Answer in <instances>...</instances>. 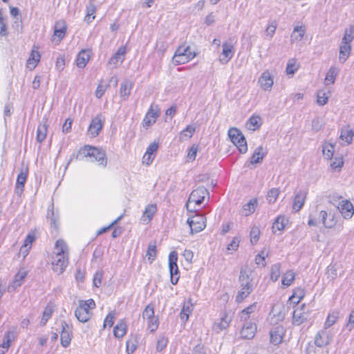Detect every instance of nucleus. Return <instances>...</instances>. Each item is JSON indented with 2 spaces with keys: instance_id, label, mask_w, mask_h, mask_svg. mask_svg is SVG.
<instances>
[{
  "instance_id": "5fc2aeb1",
  "label": "nucleus",
  "mask_w": 354,
  "mask_h": 354,
  "mask_svg": "<svg viewBox=\"0 0 354 354\" xmlns=\"http://www.w3.org/2000/svg\"><path fill=\"white\" fill-rule=\"evenodd\" d=\"M279 191L277 188H272L268 191L267 194V200L269 203H274L277 201Z\"/></svg>"
},
{
  "instance_id": "c9c22d12",
  "label": "nucleus",
  "mask_w": 354,
  "mask_h": 354,
  "mask_svg": "<svg viewBox=\"0 0 354 354\" xmlns=\"http://www.w3.org/2000/svg\"><path fill=\"white\" fill-rule=\"evenodd\" d=\"M170 273V281L173 285L177 284L180 278V271L178 265L169 266Z\"/></svg>"
},
{
  "instance_id": "774afa93",
  "label": "nucleus",
  "mask_w": 354,
  "mask_h": 354,
  "mask_svg": "<svg viewBox=\"0 0 354 354\" xmlns=\"http://www.w3.org/2000/svg\"><path fill=\"white\" fill-rule=\"evenodd\" d=\"M156 122V120H155V119H153L151 118H149V116L145 115L142 120V124L145 129H147Z\"/></svg>"
},
{
  "instance_id": "13d9d810",
  "label": "nucleus",
  "mask_w": 354,
  "mask_h": 354,
  "mask_svg": "<svg viewBox=\"0 0 354 354\" xmlns=\"http://www.w3.org/2000/svg\"><path fill=\"white\" fill-rule=\"evenodd\" d=\"M159 326V320L157 317H153L148 319V328L150 332H155Z\"/></svg>"
},
{
  "instance_id": "72a5a7b5",
  "label": "nucleus",
  "mask_w": 354,
  "mask_h": 354,
  "mask_svg": "<svg viewBox=\"0 0 354 354\" xmlns=\"http://www.w3.org/2000/svg\"><path fill=\"white\" fill-rule=\"evenodd\" d=\"M354 136V131L348 127H344L341 130L340 138L345 140L348 145L351 144Z\"/></svg>"
},
{
  "instance_id": "7c9ffc66",
  "label": "nucleus",
  "mask_w": 354,
  "mask_h": 354,
  "mask_svg": "<svg viewBox=\"0 0 354 354\" xmlns=\"http://www.w3.org/2000/svg\"><path fill=\"white\" fill-rule=\"evenodd\" d=\"M263 148L262 146H259L255 149L253 154L250 158V163L251 164H257L261 162L264 157L266 156V153L263 152Z\"/></svg>"
},
{
  "instance_id": "ddd939ff",
  "label": "nucleus",
  "mask_w": 354,
  "mask_h": 354,
  "mask_svg": "<svg viewBox=\"0 0 354 354\" xmlns=\"http://www.w3.org/2000/svg\"><path fill=\"white\" fill-rule=\"evenodd\" d=\"M222 53L219 57V61L223 64H226L232 58L234 53V46L227 42L222 44Z\"/></svg>"
},
{
  "instance_id": "393cba45",
  "label": "nucleus",
  "mask_w": 354,
  "mask_h": 354,
  "mask_svg": "<svg viewBox=\"0 0 354 354\" xmlns=\"http://www.w3.org/2000/svg\"><path fill=\"white\" fill-rule=\"evenodd\" d=\"M127 330V324L124 319H121L118 322L113 328V335L116 338H122L126 335Z\"/></svg>"
},
{
  "instance_id": "6e6d98bb",
  "label": "nucleus",
  "mask_w": 354,
  "mask_h": 354,
  "mask_svg": "<svg viewBox=\"0 0 354 354\" xmlns=\"http://www.w3.org/2000/svg\"><path fill=\"white\" fill-rule=\"evenodd\" d=\"M11 340L10 339L9 333H8L4 337L3 342L0 344V354H4L8 350L10 346Z\"/></svg>"
},
{
  "instance_id": "052dcab7",
  "label": "nucleus",
  "mask_w": 354,
  "mask_h": 354,
  "mask_svg": "<svg viewBox=\"0 0 354 354\" xmlns=\"http://www.w3.org/2000/svg\"><path fill=\"white\" fill-rule=\"evenodd\" d=\"M115 320V312H110L104 319L103 327L106 328L109 326L111 328Z\"/></svg>"
},
{
  "instance_id": "6e6552de",
  "label": "nucleus",
  "mask_w": 354,
  "mask_h": 354,
  "mask_svg": "<svg viewBox=\"0 0 354 354\" xmlns=\"http://www.w3.org/2000/svg\"><path fill=\"white\" fill-rule=\"evenodd\" d=\"M332 341L333 334L324 328L315 335L314 343L316 346L322 348L329 345Z\"/></svg>"
},
{
  "instance_id": "3c124183",
  "label": "nucleus",
  "mask_w": 354,
  "mask_h": 354,
  "mask_svg": "<svg viewBox=\"0 0 354 354\" xmlns=\"http://www.w3.org/2000/svg\"><path fill=\"white\" fill-rule=\"evenodd\" d=\"M286 218L284 216L280 215L277 217L272 225V229H277L279 231H282L285 227Z\"/></svg>"
},
{
  "instance_id": "cd10ccee",
  "label": "nucleus",
  "mask_w": 354,
  "mask_h": 354,
  "mask_svg": "<svg viewBox=\"0 0 354 354\" xmlns=\"http://www.w3.org/2000/svg\"><path fill=\"white\" fill-rule=\"evenodd\" d=\"M351 50V46L350 43H342L339 46V60L340 62L344 63L348 59Z\"/></svg>"
},
{
  "instance_id": "49530a36",
  "label": "nucleus",
  "mask_w": 354,
  "mask_h": 354,
  "mask_svg": "<svg viewBox=\"0 0 354 354\" xmlns=\"http://www.w3.org/2000/svg\"><path fill=\"white\" fill-rule=\"evenodd\" d=\"M295 274L292 270H289L285 273L282 277L281 283L284 286H290L295 280Z\"/></svg>"
},
{
  "instance_id": "bb28decb",
  "label": "nucleus",
  "mask_w": 354,
  "mask_h": 354,
  "mask_svg": "<svg viewBox=\"0 0 354 354\" xmlns=\"http://www.w3.org/2000/svg\"><path fill=\"white\" fill-rule=\"evenodd\" d=\"M66 32V22L64 20L57 21L54 26V35L57 37L59 40H62L65 37Z\"/></svg>"
},
{
  "instance_id": "603ef678",
  "label": "nucleus",
  "mask_w": 354,
  "mask_h": 354,
  "mask_svg": "<svg viewBox=\"0 0 354 354\" xmlns=\"http://www.w3.org/2000/svg\"><path fill=\"white\" fill-rule=\"evenodd\" d=\"M280 268L281 265L279 263H276L272 266L270 270V279L273 281H277L280 277Z\"/></svg>"
},
{
  "instance_id": "864d4df0",
  "label": "nucleus",
  "mask_w": 354,
  "mask_h": 354,
  "mask_svg": "<svg viewBox=\"0 0 354 354\" xmlns=\"http://www.w3.org/2000/svg\"><path fill=\"white\" fill-rule=\"evenodd\" d=\"M260 229L259 227L253 226L250 230V241L252 245L256 244L260 236Z\"/></svg>"
},
{
  "instance_id": "338daca9",
  "label": "nucleus",
  "mask_w": 354,
  "mask_h": 354,
  "mask_svg": "<svg viewBox=\"0 0 354 354\" xmlns=\"http://www.w3.org/2000/svg\"><path fill=\"white\" fill-rule=\"evenodd\" d=\"M317 104L321 106H324L328 102V97L326 96L325 93L322 91H319L317 93Z\"/></svg>"
},
{
  "instance_id": "a878e982",
  "label": "nucleus",
  "mask_w": 354,
  "mask_h": 354,
  "mask_svg": "<svg viewBox=\"0 0 354 354\" xmlns=\"http://www.w3.org/2000/svg\"><path fill=\"white\" fill-rule=\"evenodd\" d=\"M257 309V303L254 302L249 306L245 308L239 313V318L241 321L252 322L250 317Z\"/></svg>"
},
{
  "instance_id": "39448f33",
  "label": "nucleus",
  "mask_w": 354,
  "mask_h": 354,
  "mask_svg": "<svg viewBox=\"0 0 354 354\" xmlns=\"http://www.w3.org/2000/svg\"><path fill=\"white\" fill-rule=\"evenodd\" d=\"M228 136L241 153L248 151L246 140L241 131L236 127H232L228 131Z\"/></svg>"
},
{
  "instance_id": "58836bf2",
  "label": "nucleus",
  "mask_w": 354,
  "mask_h": 354,
  "mask_svg": "<svg viewBox=\"0 0 354 354\" xmlns=\"http://www.w3.org/2000/svg\"><path fill=\"white\" fill-rule=\"evenodd\" d=\"M40 54L38 51L32 50L29 59L27 61L28 67L35 68L39 62Z\"/></svg>"
},
{
  "instance_id": "7ed1b4c3",
  "label": "nucleus",
  "mask_w": 354,
  "mask_h": 354,
  "mask_svg": "<svg viewBox=\"0 0 354 354\" xmlns=\"http://www.w3.org/2000/svg\"><path fill=\"white\" fill-rule=\"evenodd\" d=\"M239 281L241 288L236 296L237 303L242 302L253 290V286L251 283L252 279L250 277L247 270L241 269L239 275Z\"/></svg>"
},
{
  "instance_id": "f257e3e1",
  "label": "nucleus",
  "mask_w": 354,
  "mask_h": 354,
  "mask_svg": "<svg viewBox=\"0 0 354 354\" xmlns=\"http://www.w3.org/2000/svg\"><path fill=\"white\" fill-rule=\"evenodd\" d=\"M85 157L93 158L95 161L98 162L99 165H103L104 167L107 164L105 151L89 145H85L84 147H81L76 154L73 153L68 164L72 161L73 158L82 160Z\"/></svg>"
},
{
  "instance_id": "9d476101",
  "label": "nucleus",
  "mask_w": 354,
  "mask_h": 354,
  "mask_svg": "<svg viewBox=\"0 0 354 354\" xmlns=\"http://www.w3.org/2000/svg\"><path fill=\"white\" fill-rule=\"evenodd\" d=\"M68 263V257L55 254L52 263L53 270L59 274L64 272Z\"/></svg>"
},
{
  "instance_id": "0e129e2a",
  "label": "nucleus",
  "mask_w": 354,
  "mask_h": 354,
  "mask_svg": "<svg viewBox=\"0 0 354 354\" xmlns=\"http://www.w3.org/2000/svg\"><path fill=\"white\" fill-rule=\"evenodd\" d=\"M277 26V24L276 21H272L266 29V35L269 36L270 37H272L275 32Z\"/></svg>"
},
{
  "instance_id": "f8f14e48",
  "label": "nucleus",
  "mask_w": 354,
  "mask_h": 354,
  "mask_svg": "<svg viewBox=\"0 0 354 354\" xmlns=\"http://www.w3.org/2000/svg\"><path fill=\"white\" fill-rule=\"evenodd\" d=\"M337 207L344 219H350L354 214L353 205L352 203L347 199L342 200Z\"/></svg>"
},
{
  "instance_id": "e433bc0d",
  "label": "nucleus",
  "mask_w": 354,
  "mask_h": 354,
  "mask_svg": "<svg viewBox=\"0 0 354 354\" xmlns=\"http://www.w3.org/2000/svg\"><path fill=\"white\" fill-rule=\"evenodd\" d=\"M305 296V290L303 288H298L295 290L292 295L289 298V299L294 303L295 304H298L301 300Z\"/></svg>"
},
{
  "instance_id": "5701e85b",
  "label": "nucleus",
  "mask_w": 354,
  "mask_h": 354,
  "mask_svg": "<svg viewBox=\"0 0 354 354\" xmlns=\"http://www.w3.org/2000/svg\"><path fill=\"white\" fill-rule=\"evenodd\" d=\"M54 311V304L51 302L48 303L43 311L42 317L39 323L41 326H46L48 321L51 318Z\"/></svg>"
},
{
  "instance_id": "b1692460",
  "label": "nucleus",
  "mask_w": 354,
  "mask_h": 354,
  "mask_svg": "<svg viewBox=\"0 0 354 354\" xmlns=\"http://www.w3.org/2000/svg\"><path fill=\"white\" fill-rule=\"evenodd\" d=\"M319 216L322 218V223L326 228L333 227L337 222L335 215L330 214H329L330 218L327 221L328 213L324 210L320 212Z\"/></svg>"
},
{
  "instance_id": "20e7f679",
  "label": "nucleus",
  "mask_w": 354,
  "mask_h": 354,
  "mask_svg": "<svg viewBox=\"0 0 354 354\" xmlns=\"http://www.w3.org/2000/svg\"><path fill=\"white\" fill-rule=\"evenodd\" d=\"M196 55V53L191 50L189 46L183 44L176 50L172 60L176 65L184 64L194 59Z\"/></svg>"
},
{
  "instance_id": "dca6fc26",
  "label": "nucleus",
  "mask_w": 354,
  "mask_h": 354,
  "mask_svg": "<svg viewBox=\"0 0 354 354\" xmlns=\"http://www.w3.org/2000/svg\"><path fill=\"white\" fill-rule=\"evenodd\" d=\"M307 196V191L300 189L296 192L292 208L295 212H299L303 207Z\"/></svg>"
},
{
  "instance_id": "6ab92c4d",
  "label": "nucleus",
  "mask_w": 354,
  "mask_h": 354,
  "mask_svg": "<svg viewBox=\"0 0 354 354\" xmlns=\"http://www.w3.org/2000/svg\"><path fill=\"white\" fill-rule=\"evenodd\" d=\"M126 53V48L124 46L120 47L117 52L110 58L108 64L113 67H117L118 64L122 63L124 59Z\"/></svg>"
},
{
  "instance_id": "a211bd4d",
  "label": "nucleus",
  "mask_w": 354,
  "mask_h": 354,
  "mask_svg": "<svg viewBox=\"0 0 354 354\" xmlns=\"http://www.w3.org/2000/svg\"><path fill=\"white\" fill-rule=\"evenodd\" d=\"M306 308L305 304H303L300 308L294 310L292 316V322L295 325H300L307 320L308 315L304 312Z\"/></svg>"
},
{
  "instance_id": "69168bd1",
  "label": "nucleus",
  "mask_w": 354,
  "mask_h": 354,
  "mask_svg": "<svg viewBox=\"0 0 354 354\" xmlns=\"http://www.w3.org/2000/svg\"><path fill=\"white\" fill-rule=\"evenodd\" d=\"M167 44L164 41H158L156 44V49L161 55H163L167 50Z\"/></svg>"
},
{
  "instance_id": "37998d69",
  "label": "nucleus",
  "mask_w": 354,
  "mask_h": 354,
  "mask_svg": "<svg viewBox=\"0 0 354 354\" xmlns=\"http://www.w3.org/2000/svg\"><path fill=\"white\" fill-rule=\"evenodd\" d=\"M261 125V118L259 116H252L250 118L247 126L249 130L255 131Z\"/></svg>"
},
{
  "instance_id": "423d86ee",
  "label": "nucleus",
  "mask_w": 354,
  "mask_h": 354,
  "mask_svg": "<svg viewBox=\"0 0 354 354\" xmlns=\"http://www.w3.org/2000/svg\"><path fill=\"white\" fill-rule=\"evenodd\" d=\"M192 234L201 232L206 227V218L203 214H196L187 221Z\"/></svg>"
},
{
  "instance_id": "4be33fe9",
  "label": "nucleus",
  "mask_w": 354,
  "mask_h": 354,
  "mask_svg": "<svg viewBox=\"0 0 354 354\" xmlns=\"http://www.w3.org/2000/svg\"><path fill=\"white\" fill-rule=\"evenodd\" d=\"M133 83L128 80H124L121 84H120V97L123 100H127L130 94L131 89L133 88Z\"/></svg>"
},
{
  "instance_id": "c756f323",
  "label": "nucleus",
  "mask_w": 354,
  "mask_h": 354,
  "mask_svg": "<svg viewBox=\"0 0 354 354\" xmlns=\"http://www.w3.org/2000/svg\"><path fill=\"white\" fill-rule=\"evenodd\" d=\"M55 249L56 250L55 254L68 257V248L63 239H59L56 241Z\"/></svg>"
},
{
  "instance_id": "4c0bfd02",
  "label": "nucleus",
  "mask_w": 354,
  "mask_h": 354,
  "mask_svg": "<svg viewBox=\"0 0 354 354\" xmlns=\"http://www.w3.org/2000/svg\"><path fill=\"white\" fill-rule=\"evenodd\" d=\"M305 28L302 26H296L291 35V41H301L305 34Z\"/></svg>"
},
{
  "instance_id": "a19ab883",
  "label": "nucleus",
  "mask_w": 354,
  "mask_h": 354,
  "mask_svg": "<svg viewBox=\"0 0 354 354\" xmlns=\"http://www.w3.org/2000/svg\"><path fill=\"white\" fill-rule=\"evenodd\" d=\"M196 131V128L192 125H188L187 127L180 131L179 139L180 140H187L191 138L194 132Z\"/></svg>"
},
{
  "instance_id": "680f3d73",
  "label": "nucleus",
  "mask_w": 354,
  "mask_h": 354,
  "mask_svg": "<svg viewBox=\"0 0 354 354\" xmlns=\"http://www.w3.org/2000/svg\"><path fill=\"white\" fill-rule=\"evenodd\" d=\"M147 116H149V118H151L153 119H156L159 116V109L158 108V106L156 105L155 106L153 105H151L149 109L148 110L147 114L145 115Z\"/></svg>"
},
{
  "instance_id": "f3484780",
  "label": "nucleus",
  "mask_w": 354,
  "mask_h": 354,
  "mask_svg": "<svg viewBox=\"0 0 354 354\" xmlns=\"http://www.w3.org/2000/svg\"><path fill=\"white\" fill-rule=\"evenodd\" d=\"M28 176V169H21L17 176L16 185H15V193L20 196L24 192V185L26 183Z\"/></svg>"
},
{
  "instance_id": "a18cd8bd",
  "label": "nucleus",
  "mask_w": 354,
  "mask_h": 354,
  "mask_svg": "<svg viewBox=\"0 0 354 354\" xmlns=\"http://www.w3.org/2000/svg\"><path fill=\"white\" fill-rule=\"evenodd\" d=\"M157 211V206L156 204L148 205L145 209L142 217H147L148 221H150L155 213Z\"/></svg>"
},
{
  "instance_id": "c85d7f7f",
  "label": "nucleus",
  "mask_w": 354,
  "mask_h": 354,
  "mask_svg": "<svg viewBox=\"0 0 354 354\" xmlns=\"http://www.w3.org/2000/svg\"><path fill=\"white\" fill-rule=\"evenodd\" d=\"M90 56L86 50H82L77 55L76 64L78 68H83L88 62Z\"/></svg>"
},
{
  "instance_id": "79ce46f5",
  "label": "nucleus",
  "mask_w": 354,
  "mask_h": 354,
  "mask_svg": "<svg viewBox=\"0 0 354 354\" xmlns=\"http://www.w3.org/2000/svg\"><path fill=\"white\" fill-rule=\"evenodd\" d=\"M338 318L339 312L333 311L332 313H329L326 320L324 322V328L328 329V328L331 327L337 322Z\"/></svg>"
},
{
  "instance_id": "c03bdc74",
  "label": "nucleus",
  "mask_w": 354,
  "mask_h": 354,
  "mask_svg": "<svg viewBox=\"0 0 354 354\" xmlns=\"http://www.w3.org/2000/svg\"><path fill=\"white\" fill-rule=\"evenodd\" d=\"M156 254H157V250H156V243H150L148 246V249H147V254H146V256L147 257V259L150 263H151L155 260V259L156 258Z\"/></svg>"
},
{
  "instance_id": "bf43d9fd",
  "label": "nucleus",
  "mask_w": 354,
  "mask_h": 354,
  "mask_svg": "<svg viewBox=\"0 0 354 354\" xmlns=\"http://www.w3.org/2000/svg\"><path fill=\"white\" fill-rule=\"evenodd\" d=\"M168 342L169 341L167 337L165 336L160 337L157 342L156 351L158 352L162 351L167 347Z\"/></svg>"
},
{
  "instance_id": "4d7b16f0",
  "label": "nucleus",
  "mask_w": 354,
  "mask_h": 354,
  "mask_svg": "<svg viewBox=\"0 0 354 354\" xmlns=\"http://www.w3.org/2000/svg\"><path fill=\"white\" fill-rule=\"evenodd\" d=\"M154 315V307L152 304L147 305L142 312V318L149 319Z\"/></svg>"
},
{
  "instance_id": "2f4dec72",
  "label": "nucleus",
  "mask_w": 354,
  "mask_h": 354,
  "mask_svg": "<svg viewBox=\"0 0 354 354\" xmlns=\"http://www.w3.org/2000/svg\"><path fill=\"white\" fill-rule=\"evenodd\" d=\"M257 205V200L256 198L251 199L248 203L245 204L242 208V214L249 216L255 211Z\"/></svg>"
},
{
  "instance_id": "09e8293b",
  "label": "nucleus",
  "mask_w": 354,
  "mask_h": 354,
  "mask_svg": "<svg viewBox=\"0 0 354 354\" xmlns=\"http://www.w3.org/2000/svg\"><path fill=\"white\" fill-rule=\"evenodd\" d=\"M354 39V26H351L345 29L344 35L342 38V43H351Z\"/></svg>"
},
{
  "instance_id": "de8ad7c7",
  "label": "nucleus",
  "mask_w": 354,
  "mask_h": 354,
  "mask_svg": "<svg viewBox=\"0 0 354 354\" xmlns=\"http://www.w3.org/2000/svg\"><path fill=\"white\" fill-rule=\"evenodd\" d=\"M337 75V71L335 67H330L326 73L325 83L326 85L333 84Z\"/></svg>"
},
{
  "instance_id": "f704fd0d",
  "label": "nucleus",
  "mask_w": 354,
  "mask_h": 354,
  "mask_svg": "<svg viewBox=\"0 0 354 354\" xmlns=\"http://www.w3.org/2000/svg\"><path fill=\"white\" fill-rule=\"evenodd\" d=\"M231 321V317L225 312L221 318L220 322L215 324V328L218 329L219 330L225 329L229 326Z\"/></svg>"
},
{
  "instance_id": "2eb2a0df",
  "label": "nucleus",
  "mask_w": 354,
  "mask_h": 354,
  "mask_svg": "<svg viewBox=\"0 0 354 354\" xmlns=\"http://www.w3.org/2000/svg\"><path fill=\"white\" fill-rule=\"evenodd\" d=\"M103 127V120L100 115L93 118L88 127V132L92 137L99 135Z\"/></svg>"
},
{
  "instance_id": "0eeeda50",
  "label": "nucleus",
  "mask_w": 354,
  "mask_h": 354,
  "mask_svg": "<svg viewBox=\"0 0 354 354\" xmlns=\"http://www.w3.org/2000/svg\"><path fill=\"white\" fill-rule=\"evenodd\" d=\"M60 326L62 329L60 332L61 345L66 348L71 344L73 336V327L67 324L65 320L61 321Z\"/></svg>"
},
{
  "instance_id": "e2e57ef3",
  "label": "nucleus",
  "mask_w": 354,
  "mask_h": 354,
  "mask_svg": "<svg viewBox=\"0 0 354 354\" xmlns=\"http://www.w3.org/2000/svg\"><path fill=\"white\" fill-rule=\"evenodd\" d=\"M239 243L240 238L238 236L234 237L232 241L227 245V250L233 251L237 250L239 246Z\"/></svg>"
},
{
  "instance_id": "f03ea898",
  "label": "nucleus",
  "mask_w": 354,
  "mask_h": 354,
  "mask_svg": "<svg viewBox=\"0 0 354 354\" xmlns=\"http://www.w3.org/2000/svg\"><path fill=\"white\" fill-rule=\"evenodd\" d=\"M95 308V303L92 299L88 300H79L77 308L75 310V315L79 322L86 323L91 318V310Z\"/></svg>"
},
{
  "instance_id": "412c9836",
  "label": "nucleus",
  "mask_w": 354,
  "mask_h": 354,
  "mask_svg": "<svg viewBox=\"0 0 354 354\" xmlns=\"http://www.w3.org/2000/svg\"><path fill=\"white\" fill-rule=\"evenodd\" d=\"M27 276V272L24 270L19 271L15 276L14 280L12 283L8 286V292H12L15 290L18 287L21 286L24 279Z\"/></svg>"
},
{
  "instance_id": "1a4fd4ad",
  "label": "nucleus",
  "mask_w": 354,
  "mask_h": 354,
  "mask_svg": "<svg viewBox=\"0 0 354 354\" xmlns=\"http://www.w3.org/2000/svg\"><path fill=\"white\" fill-rule=\"evenodd\" d=\"M209 194L208 190L204 186H199L192 192L188 202L194 203L196 205H200L204 201L206 196L209 197Z\"/></svg>"
},
{
  "instance_id": "8fccbe9b",
  "label": "nucleus",
  "mask_w": 354,
  "mask_h": 354,
  "mask_svg": "<svg viewBox=\"0 0 354 354\" xmlns=\"http://www.w3.org/2000/svg\"><path fill=\"white\" fill-rule=\"evenodd\" d=\"M334 148L335 147L332 144H326L323 146L322 153L325 158L330 160L333 158Z\"/></svg>"
},
{
  "instance_id": "473e14b6",
  "label": "nucleus",
  "mask_w": 354,
  "mask_h": 354,
  "mask_svg": "<svg viewBox=\"0 0 354 354\" xmlns=\"http://www.w3.org/2000/svg\"><path fill=\"white\" fill-rule=\"evenodd\" d=\"M48 126L46 123H40L37 130V141L41 143L46 138Z\"/></svg>"
},
{
  "instance_id": "9b49d317",
  "label": "nucleus",
  "mask_w": 354,
  "mask_h": 354,
  "mask_svg": "<svg viewBox=\"0 0 354 354\" xmlns=\"http://www.w3.org/2000/svg\"><path fill=\"white\" fill-rule=\"evenodd\" d=\"M243 322L242 328L241 330L240 334L241 337L243 339H252L257 331V325L256 324L252 322L242 321Z\"/></svg>"
},
{
  "instance_id": "4468645a",
  "label": "nucleus",
  "mask_w": 354,
  "mask_h": 354,
  "mask_svg": "<svg viewBox=\"0 0 354 354\" xmlns=\"http://www.w3.org/2000/svg\"><path fill=\"white\" fill-rule=\"evenodd\" d=\"M258 82L263 90L270 91L274 84L273 76L266 70L262 73Z\"/></svg>"
},
{
  "instance_id": "aec40b11",
  "label": "nucleus",
  "mask_w": 354,
  "mask_h": 354,
  "mask_svg": "<svg viewBox=\"0 0 354 354\" xmlns=\"http://www.w3.org/2000/svg\"><path fill=\"white\" fill-rule=\"evenodd\" d=\"M283 328L277 326L270 332V342L274 345H279L283 341Z\"/></svg>"
},
{
  "instance_id": "ea45409f",
  "label": "nucleus",
  "mask_w": 354,
  "mask_h": 354,
  "mask_svg": "<svg viewBox=\"0 0 354 354\" xmlns=\"http://www.w3.org/2000/svg\"><path fill=\"white\" fill-rule=\"evenodd\" d=\"M47 219L50 221V225L55 229L58 228V215L54 212L53 205H52V208H48L47 212Z\"/></svg>"
}]
</instances>
